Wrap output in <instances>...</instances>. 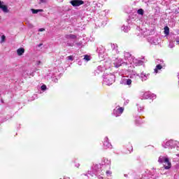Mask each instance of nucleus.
<instances>
[{"label": "nucleus", "instance_id": "1", "mask_svg": "<svg viewBox=\"0 0 179 179\" xmlns=\"http://www.w3.org/2000/svg\"><path fill=\"white\" fill-rule=\"evenodd\" d=\"M103 172H101V165L100 164H94L90 171H88L87 174H82L81 176H91V177H93L94 176H96L99 179H104L103 178Z\"/></svg>", "mask_w": 179, "mask_h": 179}, {"label": "nucleus", "instance_id": "2", "mask_svg": "<svg viewBox=\"0 0 179 179\" xmlns=\"http://www.w3.org/2000/svg\"><path fill=\"white\" fill-rule=\"evenodd\" d=\"M103 83L107 86H111L115 82V76L111 73H104L103 76Z\"/></svg>", "mask_w": 179, "mask_h": 179}, {"label": "nucleus", "instance_id": "3", "mask_svg": "<svg viewBox=\"0 0 179 179\" xmlns=\"http://www.w3.org/2000/svg\"><path fill=\"white\" fill-rule=\"evenodd\" d=\"M159 163L164 164V169L169 170L171 169V162L166 157L160 156L158 159Z\"/></svg>", "mask_w": 179, "mask_h": 179}, {"label": "nucleus", "instance_id": "4", "mask_svg": "<svg viewBox=\"0 0 179 179\" xmlns=\"http://www.w3.org/2000/svg\"><path fill=\"white\" fill-rule=\"evenodd\" d=\"M122 113H124V108L122 107H116L113 112V115H115V117H120V115H121V114H122Z\"/></svg>", "mask_w": 179, "mask_h": 179}, {"label": "nucleus", "instance_id": "5", "mask_svg": "<svg viewBox=\"0 0 179 179\" xmlns=\"http://www.w3.org/2000/svg\"><path fill=\"white\" fill-rule=\"evenodd\" d=\"M149 76H150V73H146L143 71L138 74V78L141 82H146L149 79Z\"/></svg>", "mask_w": 179, "mask_h": 179}, {"label": "nucleus", "instance_id": "6", "mask_svg": "<svg viewBox=\"0 0 179 179\" xmlns=\"http://www.w3.org/2000/svg\"><path fill=\"white\" fill-rule=\"evenodd\" d=\"M113 148V145H111V143L108 140V137H105L103 140V149H111Z\"/></svg>", "mask_w": 179, "mask_h": 179}, {"label": "nucleus", "instance_id": "7", "mask_svg": "<svg viewBox=\"0 0 179 179\" xmlns=\"http://www.w3.org/2000/svg\"><path fill=\"white\" fill-rule=\"evenodd\" d=\"M179 150V141L171 140V143L169 145V149H175Z\"/></svg>", "mask_w": 179, "mask_h": 179}, {"label": "nucleus", "instance_id": "8", "mask_svg": "<svg viewBox=\"0 0 179 179\" xmlns=\"http://www.w3.org/2000/svg\"><path fill=\"white\" fill-rule=\"evenodd\" d=\"M71 5L74 7L80 6V5H83L85 3V1L83 0H71L70 1Z\"/></svg>", "mask_w": 179, "mask_h": 179}, {"label": "nucleus", "instance_id": "9", "mask_svg": "<svg viewBox=\"0 0 179 179\" xmlns=\"http://www.w3.org/2000/svg\"><path fill=\"white\" fill-rule=\"evenodd\" d=\"M120 85H124L127 86H131L132 85V80L129 78H122L120 82Z\"/></svg>", "mask_w": 179, "mask_h": 179}, {"label": "nucleus", "instance_id": "10", "mask_svg": "<svg viewBox=\"0 0 179 179\" xmlns=\"http://www.w3.org/2000/svg\"><path fill=\"white\" fill-rule=\"evenodd\" d=\"M143 62H146V59H145V57L143 58V60L133 59V64H134L136 66H141V65H143Z\"/></svg>", "mask_w": 179, "mask_h": 179}, {"label": "nucleus", "instance_id": "11", "mask_svg": "<svg viewBox=\"0 0 179 179\" xmlns=\"http://www.w3.org/2000/svg\"><path fill=\"white\" fill-rule=\"evenodd\" d=\"M0 9L3 10L4 13H9V10L8 9V6L5 5L3 1H1L0 0Z\"/></svg>", "mask_w": 179, "mask_h": 179}, {"label": "nucleus", "instance_id": "12", "mask_svg": "<svg viewBox=\"0 0 179 179\" xmlns=\"http://www.w3.org/2000/svg\"><path fill=\"white\" fill-rule=\"evenodd\" d=\"M148 41L150 44H154V45H157V44H159V39H157V37L148 38Z\"/></svg>", "mask_w": 179, "mask_h": 179}, {"label": "nucleus", "instance_id": "13", "mask_svg": "<svg viewBox=\"0 0 179 179\" xmlns=\"http://www.w3.org/2000/svg\"><path fill=\"white\" fill-rule=\"evenodd\" d=\"M141 100H146L148 99H150V92H145L143 96L141 97Z\"/></svg>", "mask_w": 179, "mask_h": 179}, {"label": "nucleus", "instance_id": "14", "mask_svg": "<svg viewBox=\"0 0 179 179\" xmlns=\"http://www.w3.org/2000/svg\"><path fill=\"white\" fill-rule=\"evenodd\" d=\"M106 52V49L103 46H100L97 48L96 52H98L99 55H103V54Z\"/></svg>", "mask_w": 179, "mask_h": 179}, {"label": "nucleus", "instance_id": "15", "mask_svg": "<svg viewBox=\"0 0 179 179\" xmlns=\"http://www.w3.org/2000/svg\"><path fill=\"white\" fill-rule=\"evenodd\" d=\"M129 76L131 79H135V78L139 76V74L136 73V71H132L130 74Z\"/></svg>", "mask_w": 179, "mask_h": 179}, {"label": "nucleus", "instance_id": "16", "mask_svg": "<svg viewBox=\"0 0 179 179\" xmlns=\"http://www.w3.org/2000/svg\"><path fill=\"white\" fill-rule=\"evenodd\" d=\"M163 69V66L161 64H158L156 66L155 69H154L155 73H159V71Z\"/></svg>", "mask_w": 179, "mask_h": 179}, {"label": "nucleus", "instance_id": "17", "mask_svg": "<svg viewBox=\"0 0 179 179\" xmlns=\"http://www.w3.org/2000/svg\"><path fill=\"white\" fill-rule=\"evenodd\" d=\"M17 54L19 56L23 55L24 54V48H21L17 50Z\"/></svg>", "mask_w": 179, "mask_h": 179}, {"label": "nucleus", "instance_id": "18", "mask_svg": "<svg viewBox=\"0 0 179 179\" xmlns=\"http://www.w3.org/2000/svg\"><path fill=\"white\" fill-rule=\"evenodd\" d=\"M170 143H171V140L166 141V143L164 142V143H162V146H163V148H165V149H167V148H170Z\"/></svg>", "mask_w": 179, "mask_h": 179}, {"label": "nucleus", "instance_id": "19", "mask_svg": "<svg viewBox=\"0 0 179 179\" xmlns=\"http://www.w3.org/2000/svg\"><path fill=\"white\" fill-rule=\"evenodd\" d=\"M122 30H123L124 33H128L131 30V28L128 26L123 25L122 27Z\"/></svg>", "mask_w": 179, "mask_h": 179}, {"label": "nucleus", "instance_id": "20", "mask_svg": "<svg viewBox=\"0 0 179 179\" xmlns=\"http://www.w3.org/2000/svg\"><path fill=\"white\" fill-rule=\"evenodd\" d=\"M111 48L112 50H114L117 54H118V45L117 44L111 43Z\"/></svg>", "mask_w": 179, "mask_h": 179}, {"label": "nucleus", "instance_id": "21", "mask_svg": "<svg viewBox=\"0 0 179 179\" xmlns=\"http://www.w3.org/2000/svg\"><path fill=\"white\" fill-rule=\"evenodd\" d=\"M97 71H99V72H103L104 71V67L101 66H98L94 71V75H97Z\"/></svg>", "mask_w": 179, "mask_h": 179}, {"label": "nucleus", "instance_id": "22", "mask_svg": "<svg viewBox=\"0 0 179 179\" xmlns=\"http://www.w3.org/2000/svg\"><path fill=\"white\" fill-rule=\"evenodd\" d=\"M32 13L34 15H36V13H38V12H44V10L43 9H34V8H31V9Z\"/></svg>", "mask_w": 179, "mask_h": 179}, {"label": "nucleus", "instance_id": "23", "mask_svg": "<svg viewBox=\"0 0 179 179\" xmlns=\"http://www.w3.org/2000/svg\"><path fill=\"white\" fill-rule=\"evenodd\" d=\"M164 34H166V36H169V34H170V28H169V27H165L164 28Z\"/></svg>", "mask_w": 179, "mask_h": 179}, {"label": "nucleus", "instance_id": "24", "mask_svg": "<svg viewBox=\"0 0 179 179\" xmlns=\"http://www.w3.org/2000/svg\"><path fill=\"white\" fill-rule=\"evenodd\" d=\"M103 163L104 164L109 165V164H111V161L108 160V159H107V158H103Z\"/></svg>", "mask_w": 179, "mask_h": 179}, {"label": "nucleus", "instance_id": "25", "mask_svg": "<svg viewBox=\"0 0 179 179\" xmlns=\"http://www.w3.org/2000/svg\"><path fill=\"white\" fill-rule=\"evenodd\" d=\"M66 38H71L73 40H75L76 38V36L73 34H69L65 36Z\"/></svg>", "mask_w": 179, "mask_h": 179}, {"label": "nucleus", "instance_id": "26", "mask_svg": "<svg viewBox=\"0 0 179 179\" xmlns=\"http://www.w3.org/2000/svg\"><path fill=\"white\" fill-rule=\"evenodd\" d=\"M122 64H124V62L122 60V59H119L117 60V64L115 65L116 68L121 66L122 65Z\"/></svg>", "mask_w": 179, "mask_h": 179}, {"label": "nucleus", "instance_id": "27", "mask_svg": "<svg viewBox=\"0 0 179 179\" xmlns=\"http://www.w3.org/2000/svg\"><path fill=\"white\" fill-rule=\"evenodd\" d=\"M124 58L125 59H131V53L128 52H124Z\"/></svg>", "mask_w": 179, "mask_h": 179}, {"label": "nucleus", "instance_id": "28", "mask_svg": "<svg viewBox=\"0 0 179 179\" xmlns=\"http://www.w3.org/2000/svg\"><path fill=\"white\" fill-rule=\"evenodd\" d=\"M137 13L138 15H141V16H143V13H144L143 9L142 8L138 9L137 10Z\"/></svg>", "mask_w": 179, "mask_h": 179}, {"label": "nucleus", "instance_id": "29", "mask_svg": "<svg viewBox=\"0 0 179 179\" xmlns=\"http://www.w3.org/2000/svg\"><path fill=\"white\" fill-rule=\"evenodd\" d=\"M175 41H176L177 44L179 45V34L174 36Z\"/></svg>", "mask_w": 179, "mask_h": 179}, {"label": "nucleus", "instance_id": "30", "mask_svg": "<svg viewBox=\"0 0 179 179\" xmlns=\"http://www.w3.org/2000/svg\"><path fill=\"white\" fill-rule=\"evenodd\" d=\"M106 174L108 177H110L113 173L110 171H106Z\"/></svg>", "mask_w": 179, "mask_h": 179}, {"label": "nucleus", "instance_id": "31", "mask_svg": "<svg viewBox=\"0 0 179 179\" xmlns=\"http://www.w3.org/2000/svg\"><path fill=\"white\" fill-rule=\"evenodd\" d=\"M84 59L85 61H90V57H89V55H85Z\"/></svg>", "mask_w": 179, "mask_h": 179}, {"label": "nucleus", "instance_id": "32", "mask_svg": "<svg viewBox=\"0 0 179 179\" xmlns=\"http://www.w3.org/2000/svg\"><path fill=\"white\" fill-rule=\"evenodd\" d=\"M66 59H68L69 61H73V56H68L66 57Z\"/></svg>", "mask_w": 179, "mask_h": 179}, {"label": "nucleus", "instance_id": "33", "mask_svg": "<svg viewBox=\"0 0 179 179\" xmlns=\"http://www.w3.org/2000/svg\"><path fill=\"white\" fill-rule=\"evenodd\" d=\"M41 90H47V86L43 85L41 87Z\"/></svg>", "mask_w": 179, "mask_h": 179}, {"label": "nucleus", "instance_id": "34", "mask_svg": "<svg viewBox=\"0 0 179 179\" xmlns=\"http://www.w3.org/2000/svg\"><path fill=\"white\" fill-rule=\"evenodd\" d=\"M150 99H156V94L150 93Z\"/></svg>", "mask_w": 179, "mask_h": 179}, {"label": "nucleus", "instance_id": "35", "mask_svg": "<svg viewBox=\"0 0 179 179\" xmlns=\"http://www.w3.org/2000/svg\"><path fill=\"white\" fill-rule=\"evenodd\" d=\"M48 2V0H40V3H47Z\"/></svg>", "mask_w": 179, "mask_h": 179}, {"label": "nucleus", "instance_id": "36", "mask_svg": "<svg viewBox=\"0 0 179 179\" xmlns=\"http://www.w3.org/2000/svg\"><path fill=\"white\" fill-rule=\"evenodd\" d=\"M5 38H6V37L4 35L1 36V43H3V41H5Z\"/></svg>", "mask_w": 179, "mask_h": 179}, {"label": "nucleus", "instance_id": "37", "mask_svg": "<svg viewBox=\"0 0 179 179\" xmlns=\"http://www.w3.org/2000/svg\"><path fill=\"white\" fill-rule=\"evenodd\" d=\"M169 48H174V44H173V43H169Z\"/></svg>", "mask_w": 179, "mask_h": 179}, {"label": "nucleus", "instance_id": "38", "mask_svg": "<svg viewBox=\"0 0 179 179\" xmlns=\"http://www.w3.org/2000/svg\"><path fill=\"white\" fill-rule=\"evenodd\" d=\"M138 111H143V106H140L139 108H138Z\"/></svg>", "mask_w": 179, "mask_h": 179}, {"label": "nucleus", "instance_id": "39", "mask_svg": "<svg viewBox=\"0 0 179 179\" xmlns=\"http://www.w3.org/2000/svg\"><path fill=\"white\" fill-rule=\"evenodd\" d=\"M36 65L38 66L40 65H41V61H37L36 62Z\"/></svg>", "mask_w": 179, "mask_h": 179}, {"label": "nucleus", "instance_id": "40", "mask_svg": "<svg viewBox=\"0 0 179 179\" xmlns=\"http://www.w3.org/2000/svg\"><path fill=\"white\" fill-rule=\"evenodd\" d=\"M45 29L44 28H40L38 31H44Z\"/></svg>", "mask_w": 179, "mask_h": 179}, {"label": "nucleus", "instance_id": "41", "mask_svg": "<svg viewBox=\"0 0 179 179\" xmlns=\"http://www.w3.org/2000/svg\"><path fill=\"white\" fill-rule=\"evenodd\" d=\"M128 103H129V99L126 100V101L124 102V105L127 106Z\"/></svg>", "mask_w": 179, "mask_h": 179}, {"label": "nucleus", "instance_id": "42", "mask_svg": "<svg viewBox=\"0 0 179 179\" xmlns=\"http://www.w3.org/2000/svg\"><path fill=\"white\" fill-rule=\"evenodd\" d=\"M176 157H179V154H176V155H173V157L176 158Z\"/></svg>", "mask_w": 179, "mask_h": 179}, {"label": "nucleus", "instance_id": "43", "mask_svg": "<svg viewBox=\"0 0 179 179\" xmlns=\"http://www.w3.org/2000/svg\"><path fill=\"white\" fill-rule=\"evenodd\" d=\"M80 166V164H76V167H77L78 169V167Z\"/></svg>", "mask_w": 179, "mask_h": 179}, {"label": "nucleus", "instance_id": "44", "mask_svg": "<svg viewBox=\"0 0 179 179\" xmlns=\"http://www.w3.org/2000/svg\"><path fill=\"white\" fill-rule=\"evenodd\" d=\"M29 76H34V73H30V74H29Z\"/></svg>", "mask_w": 179, "mask_h": 179}, {"label": "nucleus", "instance_id": "45", "mask_svg": "<svg viewBox=\"0 0 179 179\" xmlns=\"http://www.w3.org/2000/svg\"><path fill=\"white\" fill-rule=\"evenodd\" d=\"M99 73H101V72L97 71L96 75H99Z\"/></svg>", "mask_w": 179, "mask_h": 179}, {"label": "nucleus", "instance_id": "46", "mask_svg": "<svg viewBox=\"0 0 179 179\" xmlns=\"http://www.w3.org/2000/svg\"><path fill=\"white\" fill-rule=\"evenodd\" d=\"M64 179H70L69 177H64Z\"/></svg>", "mask_w": 179, "mask_h": 179}, {"label": "nucleus", "instance_id": "47", "mask_svg": "<svg viewBox=\"0 0 179 179\" xmlns=\"http://www.w3.org/2000/svg\"><path fill=\"white\" fill-rule=\"evenodd\" d=\"M139 120H141V117H138L136 120V122H138V121H139Z\"/></svg>", "mask_w": 179, "mask_h": 179}, {"label": "nucleus", "instance_id": "48", "mask_svg": "<svg viewBox=\"0 0 179 179\" xmlns=\"http://www.w3.org/2000/svg\"><path fill=\"white\" fill-rule=\"evenodd\" d=\"M41 45H43V44H39L38 45V47H41Z\"/></svg>", "mask_w": 179, "mask_h": 179}, {"label": "nucleus", "instance_id": "49", "mask_svg": "<svg viewBox=\"0 0 179 179\" xmlns=\"http://www.w3.org/2000/svg\"><path fill=\"white\" fill-rule=\"evenodd\" d=\"M124 177H128V175H127V174H124Z\"/></svg>", "mask_w": 179, "mask_h": 179}, {"label": "nucleus", "instance_id": "50", "mask_svg": "<svg viewBox=\"0 0 179 179\" xmlns=\"http://www.w3.org/2000/svg\"><path fill=\"white\" fill-rule=\"evenodd\" d=\"M78 64H79V65H80V62H78Z\"/></svg>", "mask_w": 179, "mask_h": 179}, {"label": "nucleus", "instance_id": "51", "mask_svg": "<svg viewBox=\"0 0 179 179\" xmlns=\"http://www.w3.org/2000/svg\"><path fill=\"white\" fill-rule=\"evenodd\" d=\"M0 20H1V15H0Z\"/></svg>", "mask_w": 179, "mask_h": 179}, {"label": "nucleus", "instance_id": "52", "mask_svg": "<svg viewBox=\"0 0 179 179\" xmlns=\"http://www.w3.org/2000/svg\"><path fill=\"white\" fill-rule=\"evenodd\" d=\"M60 179H64V178H60Z\"/></svg>", "mask_w": 179, "mask_h": 179}]
</instances>
